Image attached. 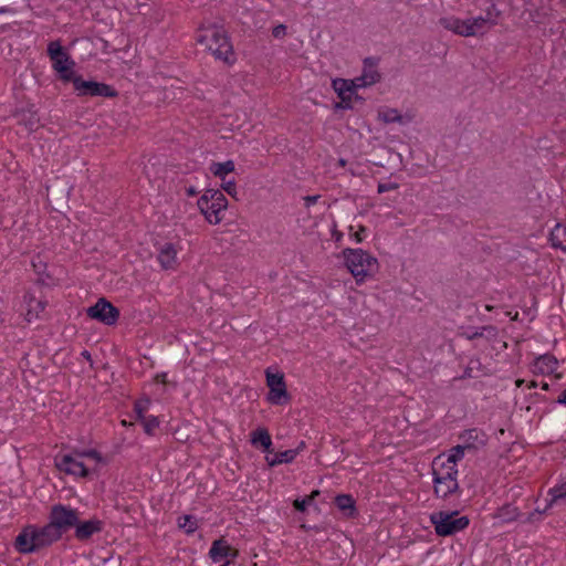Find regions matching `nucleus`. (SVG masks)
Wrapping results in <instances>:
<instances>
[{"mask_svg": "<svg viewBox=\"0 0 566 566\" xmlns=\"http://www.w3.org/2000/svg\"><path fill=\"white\" fill-rule=\"evenodd\" d=\"M197 193L196 189L193 187L187 188V195L188 196H195Z\"/></svg>", "mask_w": 566, "mask_h": 566, "instance_id": "8fccbe9b", "label": "nucleus"}, {"mask_svg": "<svg viewBox=\"0 0 566 566\" xmlns=\"http://www.w3.org/2000/svg\"><path fill=\"white\" fill-rule=\"evenodd\" d=\"M557 402L566 406V389L558 397Z\"/></svg>", "mask_w": 566, "mask_h": 566, "instance_id": "09e8293b", "label": "nucleus"}, {"mask_svg": "<svg viewBox=\"0 0 566 566\" xmlns=\"http://www.w3.org/2000/svg\"><path fill=\"white\" fill-rule=\"evenodd\" d=\"M251 443L253 446L260 444L268 453L272 452V439L265 428H258L251 433Z\"/></svg>", "mask_w": 566, "mask_h": 566, "instance_id": "cd10ccee", "label": "nucleus"}, {"mask_svg": "<svg viewBox=\"0 0 566 566\" xmlns=\"http://www.w3.org/2000/svg\"><path fill=\"white\" fill-rule=\"evenodd\" d=\"M462 447L467 450H476L486 443V434L476 428L465 430L461 436Z\"/></svg>", "mask_w": 566, "mask_h": 566, "instance_id": "6ab92c4d", "label": "nucleus"}, {"mask_svg": "<svg viewBox=\"0 0 566 566\" xmlns=\"http://www.w3.org/2000/svg\"><path fill=\"white\" fill-rule=\"evenodd\" d=\"M364 231H365V228L361 227L359 231L355 232L354 237H355V240L357 242H361L363 241V234L361 233Z\"/></svg>", "mask_w": 566, "mask_h": 566, "instance_id": "de8ad7c7", "label": "nucleus"}, {"mask_svg": "<svg viewBox=\"0 0 566 566\" xmlns=\"http://www.w3.org/2000/svg\"><path fill=\"white\" fill-rule=\"evenodd\" d=\"M74 528L75 538L80 542H86L94 534L101 533L103 531L104 522L98 518H91L88 521L81 522L78 517Z\"/></svg>", "mask_w": 566, "mask_h": 566, "instance_id": "2eb2a0df", "label": "nucleus"}, {"mask_svg": "<svg viewBox=\"0 0 566 566\" xmlns=\"http://www.w3.org/2000/svg\"><path fill=\"white\" fill-rule=\"evenodd\" d=\"M149 403H150L149 399L138 400L135 402L134 410L137 415V419L142 420L145 417H147L145 413L148 410Z\"/></svg>", "mask_w": 566, "mask_h": 566, "instance_id": "58836bf2", "label": "nucleus"}, {"mask_svg": "<svg viewBox=\"0 0 566 566\" xmlns=\"http://www.w3.org/2000/svg\"><path fill=\"white\" fill-rule=\"evenodd\" d=\"M84 459H92L96 463L102 461V455L94 449L84 451H73L69 454H63L55 458L56 468L71 475L85 478L90 473V469L84 462Z\"/></svg>", "mask_w": 566, "mask_h": 566, "instance_id": "20e7f679", "label": "nucleus"}, {"mask_svg": "<svg viewBox=\"0 0 566 566\" xmlns=\"http://www.w3.org/2000/svg\"><path fill=\"white\" fill-rule=\"evenodd\" d=\"M547 510H548V509H546V506H545L544 509H542V510L537 507L534 512H532V513L528 515L527 521H528V522H533V521H535L536 515H541V514L545 513Z\"/></svg>", "mask_w": 566, "mask_h": 566, "instance_id": "a18cd8bd", "label": "nucleus"}, {"mask_svg": "<svg viewBox=\"0 0 566 566\" xmlns=\"http://www.w3.org/2000/svg\"><path fill=\"white\" fill-rule=\"evenodd\" d=\"M82 355H83L86 359H90V358H91V355H90V353H88L87 350H84V352L82 353Z\"/></svg>", "mask_w": 566, "mask_h": 566, "instance_id": "5fc2aeb1", "label": "nucleus"}, {"mask_svg": "<svg viewBox=\"0 0 566 566\" xmlns=\"http://www.w3.org/2000/svg\"><path fill=\"white\" fill-rule=\"evenodd\" d=\"M252 566H258L256 563H254Z\"/></svg>", "mask_w": 566, "mask_h": 566, "instance_id": "680f3d73", "label": "nucleus"}, {"mask_svg": "<svg viewBox=\"0 0 566 566\" xmlns=\"http://www.w3.org/2000/svg\"><path fill=\"white\" fill-rule=\"evenodd\" d=\"M335 504L345 516L352 517L356 513L355 500L349 494H339L335 497Z\"/></svg>", "mask_w": 566, "mask_h": 566, "instance_id": "c756f323", "label": "nucleus"}, {"mask_svg": "<svg viewBox=\"0 0 566 566\" xmlns=\"http://www.w3.org/2000/svg\"><path fill=\"white\" fill-rule=\"evenodd\" d=\"M480 337L485 338L489 342H495L499 336V331L493 325H486L479 328Z\"/></svg>", "mask_w": 566, "mask_h": 566, "instance_id": "e433bc0d", "label": "nucleus"}, {"mask_svg": "<svg viewBox=\"0 0 566 566\" xmlns=\"http://www.w3.org/2000/svg\"><path fill=\"white\" fill-rule=\"evenodd\" d=\"M552 245L566 251V226L557 223L551 232Z\"/></svg>", "mask_w": 566, "mask_h": 566, "instance_id": "7c9ffc66", "label": "nucleus"}, {"mask_svg": "<svg viewBox=\"0 0 566 566\" xmlns=\"http://www.w3.org/2000/svg\"><path fill=\"white\" fill-rule=\"evenodd\" d=\"M221 187L231 197H233V198L237 197L238 191H237L235 180H227V179H224V181L221 182Z\"/></svg>", "mask_w": 566, "mask_h": 566, "instance_id": "a19ab883", "label": "nucleus"}, {"mask_svg": "<svg viewBox=\"0 0 566 566\" xmlns=\"http://www.w3.org/2000/svg\"><path fill=\"white\" fill-rule=\"evenodd\" d=\"M558 367V360L549 354L537 357L532 366V371L536 375H551Z\"/></svg>", "mask_w": 566, "mask_h": 566, "instance_id": "412c9836", "label": "nucleus"}, {"mask_svg": "<svg viewBox=\"0 0 566 566\" xmlns=\"http://www.w3.org/2000/svg\"><path fill=\"white\" fill-rule=\"evenodd\" d=\"M319 199V196H306L304 197V205L306 208H310L311 206L315 205Z\"/></svg>", "mask_w": 566, "mask_h": 566, "instance_id": "c03bdc74", "label": "nucleus"}, {"mask_svg": "<svg viewBox=\"0 0 566 566\" xmlns=\"http://www.w3.org/2000/svg\"><path fill=\"white\" fill-rule=\"evenodd\" d=\"M300 449H290L281 452H276L273 457H265V460L270 467H276L283 463H291L295 460Z\"/></svg>", "mask_w": 566, "mask_h": 566, "instance_id": "a878e982", "label": "nucleus"}, {"mask_svg": "<svg viewBox=\"0 0 566 566\" xmlns=\"http://www.w3.org/2000/svg\"><path fill=\"white\" fill-rule=\"evenodd\" d=\"M384 119H385L386 122H388V120H389V117H388L386 114H384Z\"/></svg>", "mask_w": 566, "mask_h": 566, "instance_id": "052dcab7", "label": "nucleus"}, {"mask_svg": "<svg viewBox=\"0 0 566 566\" xmlns=\"http://www.w3.org/2000/svg\"><path fill=\"white\" fill-rule=\"evenodd\" d=\"M13 10L7 7H0V14L12 12Z\"/></svg>", "mask_w": 566, "mask_h": 566, "instance_id": "3c124183", "label": "nucleus"}, {"mask_svg": "<svg viewBox=\"0 0 566 566\" xmlns=\"http://www.w3.org/2000/svg\"><path fill=\"white\" fill-rule=\"evenodd\" d=\"M539 386H541V388H542L543 390H548V388H549V385H548V382H546V381H541V382H539Z\"/></svg>", "mask_w": 566, "mask_h": 566, "instance_id": "603ef678", "label": "nucleus"}, {"mask_svg": "<svg viewBox=\"0 0 566 566\" xmlns=\"http://www.w3.org/2000/svg\"><path fill=\"white\" fill-rule=\"evenodd\" d=\"M358 84L359 82L357 81V77L353 80L334 78L332 81V87L340 99V102L335 105L336 108H353L354 101L360 99L357 94V90L363 86Z\"/></svg>", "mask_w": 566, "mask_h": 566, "instance_id": "9d476101", "label": "nucleus"}, {"mask_svg": "<svg viewBox=\"0 0 566 566\" xmlns=\"http://www.w3.org/2000/svg\"><path fill=\"white\" fill-rule=\"evenodd\" d=\"M318 491H314L312 492V494L310 496H307L306 499H303V500H295L294 501V507L300 511V512H304L306 506L310 504V502H312L314 500V497L316 495H318Z\"/></svg>", "mask_w": 566, "mask_h": 566, "instance_id": "ea45409f", "label": "nucleus"}, {"mask_svg": "<svg viewBox=\"0 0 566 566\" xmlns=\"http://www.w3.org/2000/svg\"><path fill=\"white\" fill-rule=\"evenodd\" d=\"M490 370L481 363L479 358H472L469 360L461 378H479L489 376Z\"/></svg>", "mask_w": 566, "mask_h": 566, "instance_id": "b1692460", "label": "nucleus"}, {"mask_svg": "<svg viewBox=\"0 0 566 566\" xmlns=\"http://www.w3.org/2000/svg\"><path fill=\"white\" fill-rule=\"evenodd\" d=\"M345 264L357 282L373 275L378 270V262L361 249H345Z\"/></svg>", "mask_w": 566, "mask_h": 566, "instance_id": "39448f33", "label": "nucleus"}, {"mask_svg": "<svg viewBox=\"0 0 566 566\" xmlns=\"http://www.w3.org/2000/svg\"><path fill=\"white\" fill-rule=\"evenodd\" d=\"M14 116L18 124L23 125L29 132H34L40 127V117L33 106L17 111Z\"/></svg>", "mask_w": 566, "mask_h": 566, "instance_id": "aec40b11", "label": "nucleus"}, {"mask_svg": "<svg viewBox=\"0 0 566 566\" xmlns=\"http://www.w3.org/2000/svg\"><path fill=\"white\" fill-rule=\"evenodd\" d=\"M178 524L179 527L184 528L188 534L193 533L198 527L196 518L191 515H184L182 517L179 518Z\"/></svg>", "mask_w": 566, "mask_h": 566, "instance_id": "c9c22d12", "label": "nucleus"}, {"mask_svg": "<svg viewBox=\"0 0 566 566\" xmlns=\"http://www.w3.org/2000/svg\"><path fill=\"white\" fill-rule=\"evenodd\" d=\"M432 474L434 493L438 496L444 499L458 490V469L446 465L441 462V459H434L432 462Z\"/></svg>", "mask_w": 566, "mask_h": 566, "instance_id": "0eeeda50", "label": "nucleus"}, {"mask_svg": "<svg viewBox=\"0 0 566 566\" xmlns=\"http://www.w3.org/2000/svg\"><path fill=\"white\" fill-rule=\"evenodd\" d=\"M48 55L52 66L65 82H73L76 77L73 67L75 65L71 56L64 51L60 41H51L48 45Z\"/></svg>", "mask_w": 566, "mask_h": 566, "instance_id": "6e6552de", "label": "nucleus"}, {"mask_svg": "<svg viewBox=\"0 0 566 566\" xmlns=\"http://www.w3.org/2000/svg\"><path fill=\"white\" fill-rule=\"evenodd\" d=\"M197 42L205 45L217 60H221L228 64L234 63L233 48L223 28L210 25L200 29Z\"/></svg>", "mask_w": 566, "mask_h": 566, "instance_id": "7ed1b4c3", "label": "nucleus"}, {"mask_svg": "<svg viewBox=\"0 0 566 566\" xmlns=\"http://www.w3.org/2000/svg\"><path fill=\"white\" fill-rule=\"evenodd\" d=\"M465 450V447L459 444L451 448L447 454H440L436 459H441V462L446 465L452 467V469H457V463L464 458Z\"/></svg>", "mask_w": 566, "mask_h": 566, "instance_id": "393cba45", "label": "nucleus"}, {"mask_svg": "<svg viewBox=\"0 0 566 566\" xmlns=\"http://www.w3.org/2000/svg\"><path fill=\"white\" fill-rule=\"evenodd\" d=\"M523 382H524V380H517L516 386L520 387V386H522Z\"/></svg>", "mask_w": 566, "mask_h": 566, "instance_id": "bf43d9fd", "label": "nucleus"}, {"mask_svg": "<svg viewBox=\"0 0 566 566\" xmlns=\"http://www.w3.org/2000/svg\"><path fill=\"white\" fill-rule=\"evenodd\" d=\"M230 564V559L226 560L223 564H221L220 566H229Z\"/></svg>", "mask_w": 566, "mask_h": 566, "instance_id": "13d9d810", "label": "nucleus"}, {"mask_svg": "<svg viewBox=\"0 0 566 566\" xmlns=\"http://www.w3.org/2000/svg\"><path fill=\"white\" fill-rule=\"evenodd\" d=\"M140 421L147 434H153L154 431L159 427V420L155 416L145 417Z\"/></svg>", "mask_w": 566, "mask_h": 566, "instance_id": "4c0bfd02", "label": "nucleus"}, {"mask_svg": "<svg viewBox=\"0 0 566 566\" xmlns=\"http://www.w3.org/2000/svg\"><path fill=\"white\" fill-rule=\"evenodd\" d=\"M286 34V25L285 24H279L273 28L272 35L276 39H281L285 36Z\"/></svg>", "mask_w": 566, "mask_h": 566, "instance_id": "79ce46f5", "label": "nucleus"}, {"mask_svg": "<svg viewBox=\"0 0 566 566\" xmlns=\"http://www.w3.org/2000/svg\"><path fill=\"white\" fill-rule=\"evenodd\" d=\"M228 207V200L224 195L217 189H208L198 200V208L211 224L221 222L223 211Z\"/></svg>", "mask_w": 566, "mask_h": 566, "instance_id": "423d86ee", "label": "nucleus"}, {"mask_svg": "<svg viewBox=\"0 0 566 566\" xmlns=\"http://www.w3.org/2000/svg\"><path fill=\"white\" fill-rule=\"evenodd\" d=\"M439 23L446 30L451 31L460 36H470L467 19L462 20L457 17H443L439 20Z\"/></svg>", "mask_w": 566, "mask_h": 566, "instance_id": "4be33fe9", "label": "nucleus"}, {"mask_svg": "<svg viewBox=\"0 0 566 566\" xmlns=\"http://www.w3.org/2000/svg\"><path fill=\"white\" fill-rule=\"evenodd\" d=\"M72 83L80 96L114 97L117 95L112 86L94 81H84L81 76H76Z\"/></svg>", "mask_w": 566, "mask_h": 566, "instance_id": "ddd939ff", "label": "nucleus"}, {"mask_svg": "<svg viewBox=\"0 0 566 566\" xmlns=\"http://www.w3.org/2000/svg\"><path fill=\"white\" fill-rule=\"evenodd\" d=\"M481 15H483L486 22L493 28L499 23L502 11L497 8L495 0H485V8L482 9Z\"/></svg>", "mask_w": 566, "mask_h": 566, "instance_id": "c85d7f7f", "label": "nucleus"}, {"mask_svg": "<svg viewBox=\"0 0 566 566\" xmlns=\"http://www.w3.org/2000/svg\"><path fill=\"white\" fill-rule=\"evenodd\" d=\"M238 554L239 552L223 539L214 541L209 551V556L214 563H220L227 558L232 560Z\"/></svg>", "mask_w": 566, "mask_h": 566, "instance_id": "f3484780", "label": "nucleus"}, {"mask_svg": "<svg viewBox=\"0 0 566 566\" xmlns=\"http://www.w3.org/2000/svg\"><path fill=\"white\" fill-rule=\"evenodd\" d=\"M63 533L50 521L43 527L29 525L15 538L14 547L21 554H31L61 539Z\"/></svg>", "mask_w": 566, "mask_h": 566, "instance_id": "f03ea898", "label": "nucleus"}, {"mask_svg": "<svg viewBox=\"0 0 566 566\" xmlns=\"http://www.w3.org/2000/svg\"><path fill=\"white\" fill-rule=\"evenodd\" d=\"M90 318L96 319L105 325H114L118 317L119 311L106 298L101 297L93 306L86 310Z\"/></svg>", "mask_w": 566, "mask_h": 566, "instance_id": "f8f14e48", "label": "nucleus"}, {"mask_svg": "<svg viewBox=\"0 0 566 566\" xmlns=\"http://www.w3.org/2000/svg\"><path fill=\"white\" fill-rule=\"evenodd\" d=\"M63 533L50 521L43 527L29 525L15 538L14 547L21 554H31L61 539Z\"/></svg>", "mask_w": 566, "mask_h": 566, "instance_id": "f257e3e1", "label": "nucleus"}, {"mask_svg": "<svg viewBox=\"0 0 566 566\" xmlns=\"http://www.w3.org/2000/svg\"><path fill=\"white\" fill-rule=\"evenodd\" d=\"M520 516L518 509L512 504L501 506L496 512V517L503 523H510L517 520Z\"/></svg>", "mask_w": 566, "mask_h": 566, "instance_id": "473e14b6", "label": "nucleus"}, {"mask_svg": "<svg viewBox=\"0 0 566 566\" xmlns=\"http://www.w3.org/2000/svg\"><path fill=\"white\" fill-rule=\"evenodd\" d=\"M387 189H388V188H387V186H386V185H384V184H380V185L378 186V191H379V192H384V191H386Z\"/></svg>", "mask_w": 566, "mask_h": 566, "instance_id": "864d4df0", "label": "nucleus"}, {"mask_svg": "<svg viewBox=\"0 0 566 566\" xmlns=\"http://www.w3.org/2000/svg\"><path fill=\"white\" fill-rule=\"evenodd\" d=\"M380 78V74L377 70V61L373 57L364 60V69L360 76H357L358 85L363 87L377 83Z\"/></svg>", "mask_w": 566, "mask_h": 566, "instance_id": "a211bd4d", "label": "nucleus"}, {"mask_svg": "<svg viewBox=\"0 0 566 566\" xmlns=\"http://www.w3.org/2000/svg\"><path fill=\"white\" fill-rule=\"evenodd\" d=\"M468 30L470 32V36H476L479 34H484L489 30L492 29V27L486 22L485 18L483 15H478L473 18H468Z\"/></svg>", "mask_w": 566, "mask_h": 566, "instance_id": "bb28decb", "label": "nucleus"}, {"mask_svg": "<svg viewBox=\"0 0 566 566\" xmlns=\"http://www.w3.org/2000/svg\"><path fill=\"white\" fill-rule=\"evenodd\" d=\"M305 448V442L302 441L296 449H300V452Z\"/></svg>", "mask_w": 566, "mask_h": 566, "instance_id": "6e6d98bb", "label": "nucleus"}, {"mask_svg": "<svg viewBox=\"0 0 566 566\" xmlns=\"http://www.w3.org/2000/svg\"><path fill=\"white\" fill-rule=\"evenodd\" d=\"M179 249L175 243L166 242L158 249L157 260L164 270H176Z\"/></svg>", "mask_w": 566, "mask_h": 566, "instance_id": "dca6fc26", "label": "nucleus"}, {"mask_svg": "<svg viewBox=\"0 0 566 566\" xmlns=\"http://www.w3.org/2000/svg\"><path fill=\"white\" fill-rule=\"evenodd\" d=\"M155 381L156 382H160V384H168V380H167V374L166 373H159L155 376Z\"/></svg>", "mask_w": 566, "mask_h": 566, "instance_id": "49530a36", "label": "nucleus"}, {"mask_svg": "<svg viewBox=\"0 0 566 566\" xmlns=\"http://www.w3.org/2000/svg\"><path fill=\"white\" fill-rule=\"evenodd\" d=\"M551 500L546 504V509H551L554 503L566 497V482L555 485L548 490Z\"/></svg>", "mask_w": 566, "mask_h": 566, "instance_id": "f704fd0d", "label": "nucleus"}, {"mask_svg": "<svg viewBox=\"0 0 566 566\" xmlns=\"http://www.w3.org/2000/svg\"><path fill=\"white\" fill-rule=\"evenodd\" d=\"M460 335L468 340H473V339L480 337L479 329L465 331V332L460 333Z\"/></svg>", "mask_w": 566, "mask_h": 566, "instance_id": "37998d69", "label": "nucleus"}, {"mask_svg": "<svg viewBox=\"0 0 566 566\" xmlns=\"http://www.w3.org/2000/svg\"><path fill=\"white\" fill-rule=\"evenodd\" d=\"M537 386H539V384L536 381H531V384H530V388H535Z\"/></svg>", "mask_w": 566, "mask_h": 566, "instance_id": "4d7b16f0", "label": "nucleus"}, {"mask_svg": "<svg viewBox=\"0 0 566 566\" xmlns=\"http://www.w3.org/2000/svg\"><path fill=\"white\" fill-rule=\"evenodd\" d=\"M24 302L27 304V319L31 322L34 318H38L40 313L44 311L46 303L42 300H38L32 294L24 295Z\"/></svg>", "mask_w": 566, "mask_h": 566, "instance_id": "5701e85b", "label": "nucleus"}, {"mask_svg": "<svg viewBox=\"0 0 566 566\" xmlns=\"http://www.w3.org/2000/svg\"><path fill=\"white\" fill-rule=\"evenodd\" d=\"M235 169L234 161L233 160H227L223 163H213L210 166L211 172L221 179V181H224L227 176L231 172H233Z\"/></svg>", "mask_w": 566, "mask_h": 566, "instance_id": "2f4dec72", "label": "nucleus"}, {"mask_svg": "<svg viewBox=\"0 0 566 566\" xmlns=\"http://www.w3.org/2000/svg\"><path fill=\"white\" fill-rule=\"evenodd\" d=\"M77 518V510L63 504L53 505L49 516V521L63 534L76 525Z\"/></svg>", "mask_w": 566, "mask_h": 566, "instance_id": "9b49d317", "label": "nucleus"}, {"mask_svg": "<svg viewBox=\"0 0 566 566\" xmlns=\"http://www.w3.org/2000/svg\"><path fill=\"white\" fill-rule=\"evenodd\" d=\"M416 118V112L408 109L405 114H400L397 109H391V123H398L406 126L411 124Z\"/></svg>", "mask_w": 566, "mask_h": 566, "instance_id": "72a5a7b5", "label": "nucleus"}, {"mask_svg": "<svg viewBox=\"0 0 566 566\" xmlns=\"http://www.w3.org/2000/svg\"><path fill=\"white\" fill-rule=\"evenodd\" d=\"M436 533L440 536H449L464 530L469 525L467 516H459L458 512H437L431 515Z\"/></svg>", "mask_w": 566, "mask_h": 566, "instance_id": "1a4fd4ad", "label": "nucleus"}, {"mask_svg": "<svg viewBox=\"0 0 566 566\" xmlns=\"http://www.w3.org/2000/svg\"><path fill=\"white\" fill-rule=\"evenodd\" d=\"M266 385L270 389L268 394V401L270 403L280 406L289 401V394L283 374H272L266 370Z\"/></svg>", "mask_w": 566, "mask_h": 566, "instance_id": "4468645a", "label": "nucleus"}]
</instances>
